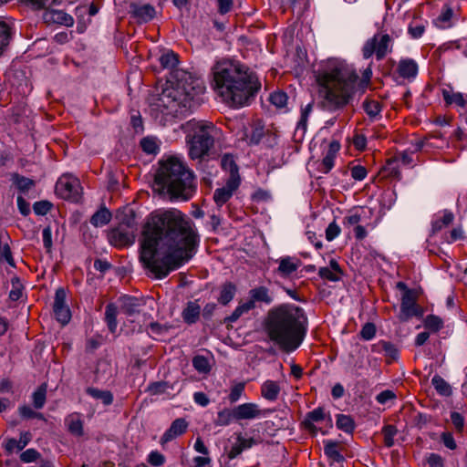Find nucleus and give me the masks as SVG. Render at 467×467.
<instances>
[{"instance_id":"4d7b16f0","label":"nucleus","mask_w":467,"mask_h":467,"mask_svg":"<svg viewBox=\"0 0 467 467\" xmlns=\"http://www.w3.org/2000/svg\"><path fill=\"white\" fill-rule=\"evenodd\" d=\"M277 274L282 277L289 276L292 274V261L289 256L280 260Z\"/></svg>"},{"instance_id":"2eb2a0df","label":"nucleus","mask_w":467,"mask_h":467,"mask_svg":"<svg viewBox=\"0 0 467 467\" xmlns=\"http://www.w3.org/2000/svg\"><path fill=\"white\" fill-rule=\"evenodd\" d=\"M109 240L114 246L124 247L134 243V234L127 227L119 226L109 234Z\"/></svg>"},{"instance_id":"79ce46f5","label":"nucleus","mask_w":467,"mask_h":467,"mask_svg":"<svg viewBox=\"0 0 467 467\" xmlns=\"http://www.w3.org/2000/svg\"><path fill=\"white\" fill-rule=\"evenodd\" d=\"M454 219V215L450 211H444L440 218L432 223L433 232L441 231L442 228L449 226Z\"/></svg>"},{"instance_id":"a878e982","label":"nucleus","mask_w":467,"mask_h":467,"mask_svg":"<svg viewBox=\"0 0 467 467\" xmlns=\"http://www.w3.org/2000/svg\"><path fill=\"white\" fill-rule=\"evenodd\" d=\"M221 166L223 170L229 174L228 179H235L238 183L241 182L238 166L233 155H223L221 160Z\"/></svg>"},{"instance_id":"4be33fe9","label":"nucleus","mask_w":467,"mask_h":467,"mask_svg":"<svg viewBox=\"0 0 467 467\" xmlns=\"http://www.w3.org/2000/svg\"><path fill=\"white\" fill-rule=\"evenodd\" d=\"M131 14L140 22H148L151 20L155 16V8L149 5H131Z\"/></svg>"},{"instance_id":"20e7f679","label":"nucleus","mask_w":467,"mask_h":467,"mask_svg":"<svg viewBox=\"0 0 467 467\" xmlns=\"http://www.w3.org/2000/svg\"><path fill=\"white\" fill-rule=\"evenodd\" d=\"M204 90L199 79L182 72L161 93L156 106L164 114L178 116L192 111L199 104V95Z\"/></svg>"},{"instance_id":"412c9836","label":"nucleus","mask_w":467,"mask_h":467,"mask_svg":"<svg viewBox=\"0 0 467 467\" xmlns=\"http://www.w3.org/2000/svg\"><path fill=\"white\" fill-rule=\"evenodd\" d=\"M254 444V441L252 438L246 439L242 434L236 436V441L232 444L229 449L227 455L230 460L235 459L244 450L250 449Z\"/></svg>"},{"instance_id":"8fccbe9b","label":"nucleus","mask_w":467,"mask_h":467,"mask_svg":"<svg viewBox=\"0 0 467 467\" xmlns=\"http://www.w3.org/2000/svg\"><path fill=\"white\" fill-rule=\"evenodd\" d=\"M326 413L322 408H317L307 414V419L305 420V424L309 429H314L313 422H318L324 420Z\"/></svg>"},{"instance_id":"72a5a7b5","label":"nucleus","mask_w":467,"mask_h":467,"mask_svg":"<svg viewBox=\"0 0 467 467\" xmlns=\"http://www.w3.org/2000/svg\"><path fill=\"white\" fill-rule=\"evenodd\" d=\"M111 213L105 207L97 211L90 218V223L95 227L106 225L111 220Z\"/></svg>"},{"instance_id":"338daca9","label":"nucleus","mask_w":467,"mask_h":467,"mask_svg":"<svg viewBox=\"0 0 467 467\" xmlns=\"http://www.w3.org/2000/svg\"><path fill=\"white\" fill-rule=\"evenodd\" d=\"M376 335V327L372 323H366L360 331V336L365 340L372 339Z\"/></svg>"},{"instance_id":"aec40b11","label":"nucleus","mask_w":467,"mask_h":467,"mask_svg":"<svg viewBox=\"0 0 467 467\" xmlns=\"http://www.w3.org/2000/svg\"><path fill=\"white\" fill-rule=\"evenodd\" d=\"M343 272L335 259H331L329 261V265L325 267H320L318 270V275L320 278L331 282L339 281Z\"/></svg>"},{"instance_id":"f704fd0d","label":"nucleus","mask_w":467,"mask_h":467,"mask_svg":"<svg viewBox=\"0 0 467 467\" xmlns=\"http://www.w3.org/2000/svg\"><path fill=\"white\" fill-rule=\"evenodd\" d=\"M117 316L118 307L112 303L108 304L105 310V320L111 333H115L118 327Z\"/></svg>"},{"instance_id":"bf43d9fd","label":"nucleus","mask_w":467,"mask_h":467,"mask_svg":"<svg viewBox=\"0 0 467 467\" xmlns=\"http://www.w3.org/2000/svg\"><path fill=\"white\" fill-rule=\"evenodd\" d=\"M10 38V28L4 22L0 20V54L3 49L8 45Z\"/></svg>"},{"instance_id":"f8f14e48","label":"nucleus","mask_w":467,"mask_h":467,"mask_svg":"<svg viewBox=\"0 0 467 467\" xmlns=\"http://www.w3.org/2000/svg\"><path fill=\"white\" fill-rule=\"evenodd\" d=\"M307 317L300 307L294 306V349L304 340L307 331Z\"/></svg>"},{"instance_id":"ea45409f","label":"nucleus","mask_w":467,"mask_h":467,"mask_svg":"<svg viewBox=\"0 0 467 467\" xmlns=\"http://www.w3.org/2000/svg\"><path fill=\"white\" fill-rule=\"evenodd\" d=\"M336 425L337 429L346 433H352L355 429V422L349 415L338 414L337 416Z\"/></svg>"},{"instance_id":"f257e3e1","label":"nucleus","mask_w":467,"mask_h":467,"mask_svg":"<svg viewBox=\"0 0 467 467\" xmlns=\"http://www.w3.org/2000/svg\"><path fill=\"white\" fill-rule=\"evenodd\" d=\"M199 236L192 222L177 209L157 210L145 220L140 260L157 279L186 264L197 251Z\"/></svg>"},{"instance_id":"9d476101","label":"nucleus","mask_w":467,"mask_h":467,"mask_svg":"<svg viewBox=\"0 0 467 467\" xmlns=\"http://www.w3.org/2000/svg\"><path fill=\"white\" fill-rule=\"evenodd\" d=\"M417 300L416 291H406L402 294L400 310L398 315L400 322H407L414 317H420L422 316V307L417 304Z\"/></svg>"},{"instance_id":"e2e57ef3","label":"nucleus","mask_w":467,"mask_h":467,"mask_svg":"<svg viewBox=\"0 0 467 467\" xmlns=\"http://www.w3.org/2000/svg\"><path fill=\"white\" fill-rule=\"evenodd\" d=\"M341 233L340 226L336 223V221H333L328 224V226L326 229V239L328 242L333 241L335 238H337Z\"/></svg>"},{"instance_id":"603ef678","label":"nucleus","mask_w":467,"mask_h":467,"mask_svg":"<svg viewBox=\"0 0 467 467\" xmlns=\"http://www.w3.org/2000/svg\"><path fill=\"white\" fill-rule=\"evenodd\" d=\"M142 150L148 154H156L159 150L157 141L152 137H146L140 140Z\"/></svg>"},{"instance_id":"a211bd4d","label":"nucleus","mask_w":467,"mask_h":467,"mask_svg":"<svg viewBox=\"0 0 467 467\" xmlns=\"http://www.w3.org/2000/svg\"><path fill=\"white\" fill-rule=\"evenodd\" d=\"M188 427L187 421L182 419L179 418L172 421L170 428L163 433V435L161 438V443L165 444L178 436H181L183 434Z\"/></svg>"},{"instance_id":"37998d69","label":"nucleus","mask_w":467,"mask_h":467,"mask_svg":"<svg viewBox=\"0 0 467 467\" xmlns=\"http://www.w3.org/2000/svg\"><path fill=\"white\" fill-rule=\"evenodd\" d=\"M233 420H235L234 408L233 410L225 409L217 413L214 424L216 426H227Z\"/></svg>"},{"instance_id":"6e6552de","label":"nucleus","mask_w":467,"mask_h":467,"mask_svg":"<svg viewBox=\"0 0 467 467\" xmlns=\"http://www.w3.org/2000/svg\"><path fill=\"white\" fill-rule=\"evenodd\" d=\"M392 49L393 37L387 33H378L365 42L362 55L365 59L375 55L377 60H381L389 53H391Z\"/></svg>"},{"instance_id":"c85d7f7f","label":"nucleus","mask_w":467,"mask_h":467,"mask_svg":"<svg viewBox=\"0 0 467 467\" xmlns=\"http://www.w3.org/2000/svg\"><path fill=\"white\" fill-rule=\"evenodd\" d=\"M442 97L447 105H455L462 109L467 106V100L461 92H455L451 89H443Z\"/></svg>"},{"instance_id":"9b49d317","label":"nucleus","mask_w":467,"mask_h":467,"mask_svg":"<svg viewBox=\"0 0 467 467\" xmlns=\"http://www.w3.org/2000/svg\"><path fill=\"white\" fill-rule=\"evenodd\" d=\"M272 412L269 409H261L256 403H244L234 407L235 420H254L265 418Z\"/></svg>"},{"instance_id":"c03bdc74","label":"nucleus","mask_w":467,"mask_h":467,"mask_svg":"<svg viewBox=\"0 0 467 467\" xmlns=\"http://www.w3.org/2000/svg\"><path fill=\"white\" fill-rule=\"evenodd\" d=\"M431 384L436 391L442 396H450L451 393V386L439 375L431 379Z\"/></svg>"},{"instance_id":"bb28decb","label":"nucleus","mask_w":467,"mask_h":467,"mask_svg":"<svg viewBox=\"0 0 467 467\" xmlns=\"http://www.w3.org/2000/svg\"><path fill=\"white\" fill-rule=\"evenodd\" d=\"M366 215V211L364 208L358 207L354 208L348 212V213L343 218V225L345 228H350L354 226V228L360 224L362 219Z\"/></svg>"},{"instance_id":"0eeeda50","label":"nucleus","mask_w":467,"mask_h":467,"mask_svg":"<svg viewBox=\"0 0 467 467\" xmlns=\"http://www.w3.org/2000/svg\"><path fill=\"white\" fill-rule=\"evenodd\" d=\"M191 131L187 136L189 155L192 159H201L207 155L219 139L221 130L212 122L192 119L186 124Z\"/></svg>"},{"instance_id":"a18cd8bd","label":"nucleus","mask_w":467,"mask_h":467,"mask_svg":"<svg viewBox=\"0 0 467 467\" xmlns=\"http://www.w3.org/2000/svg\"><path fill=\"white\" fill-rule=\"evenodd\" d=\"M265 135L264 125L257 121L252 126L251 133L247 136L250 144H258Z\"/></svg>"},{"instance_id":"4468645a","label":"nucleus","mask_w":467,"mask_h":467,"mask_svg":"<svg viewBox=\"0 0 467 467\" xmlns=\"http://www.w3.org/2000/svg\"><path fill=\"white\" fill-rule=\"evenodd\" d=\"M240 183L235 179H227L225 185L214 191L213 201L218 207L225 204L238 189Z\"/></svg>"},{"instance_id":"5701e85b","label":"nucleus","mask_w":467,"mask_h":467,"mask_svg":"<svg viewBox=\"0 0 467 467\" xmlns=\"http://www.w3.org/2000/svg\"><path fill=\"white\" fill-rule=\"evenodd\" d=\"M65 424L71 434L78 437L83 435V420L80 413L73 412L67 415L65 419Z\"/></svg>"},{"instance_id":"7ed1b4c3","label":"nucleus","mask_w":467,"mask_h":467,"mask_svg":"<svg viewBox=\"0 0 467 467\" xmlns=\"http://www.w3.org/2000/svg\"><path fill=\"white\" fill-rule=\"evenodd\" d=\"M358 75L353 66L339 59H328L318 71L317 81L326 103L339 109L349 103L355 92Z\"/></svg>"},{"instance_id":"ddd939ff","label":"nucleus","mask_w":467,"mask_h":467,"mask_svg":"<svg viewBox=\"0 0 467 467\" xmlns=\"http://www.w3.org/2000/svg\"><path fill=\"white\" fill-rule=\"evenodd\" d=\"M67 294L64 288L57 289L55 294V300L53 310L55 317L62 325H66L70 321L71 313L68 306L66 305Z\"/></svg>"},{"instance_id":"f3484780","label":"nucleus","mask_w":467,"mask_h":467,"mask_svg":"<svg viewBox=\"0 0 467 467\" xmlns=\"http://www.w3.org/2000/svg\"><path fill=\"white\" fill-rule=\"evenodd\" d=\"M340 150V144L337 140H332L328 144L327 152L318 166V170L323 173H328L335 165V159Z\"/></svg>"},{"instance_id":"6ab92c4d","label":"nucleus","mask_w":467,"mask_h":467,"mask_svg":"<svg viewBox=\"0 0 467 467\" xmlns=\"http://www.w3.org/2000/svg\"><path fill=\"white\" fill-rule=\"evenodd\" d=\"M120 312L127 317H132L140 313L143 303L140 299L130 296H122L119 297Z\"/></svg>"},{"instance_id":"cd10ccee","label":"nucleus","mask_w":467,"mask_h":467,"mask_svg":"<svg viewBox=\"0 0 467 467\" xmlns=\"http://www.w3.org/2000/svg\"><path fill=\"white\" fill-rule=\"evenodd\" d=\"M201 306L198 301H190L182 311V318L187 324H194L199 319Z\"/></svg>"},{"instance_id":"e433bc0d","label":"nucleus","mask_w":467,"mask_h":467,"mask_svg":"<svg viewBox=\"0 0 467 467\" xmlns=\"http://www.w3.org/2000/svg\"><path fill=\"white\" fill-rule=\"evenodd\" d=\"M296 67H294V76H298L303 73L305 69L308 67V59H307V54L306 50L305 48H302L298 47L296 48Z\"/></svg>"},{"instance_id":"680f3d73","label":"nucleus","mask_w":467,"mask_h":467,"mask_svg":"<svg viewBox=\"0 0 467 467\" xmlns=\"http://www.w3.org/2000/svg\"><path fill=\"white\" fill-rule=\"evenodd\" d=\"M170 389V385L164 381L153 382L148 387V391L151 395H161L167 392Z\"/></svg>"},{"instance_id":"58836bf2","label":"nucleus","mask_w":467,"mask_h":467,"mask_svg":"<svg viewBox=\"0 0 467 467\" xmlns=\"http://www.w3.org/2000/svg\"><path fill=\"white\" fill-rule=\"evenodd\" d=\"M261 393L265 399L275 400L277 399L279 387L275 381L267 380L262 385Z\"/></svg>"},{"instance_id":"2f4dec72","label":"nucleus","mask_w":467,"mask_h":467,"mask_svg":"<svg viewBox=\"0 0 467 467\" xmlns=\"http://www.w3.org/2000/svg\"><path fill=\"white\" fill-rule=\"evenodd\" d=\"M453 10L451 7L445 5L442 7L441 14L435 20V24L438 27L445 29L449 28L452 25Z\"/></svg>"},{"instance_id":"5fc2aeb1","label":"nucleus","mask_w":467,"mask_h":467,"mask_svg":"<svg viewBox=\"0 0 467 467\" xmlns=\"http://www.w3.org/2000/svg\"><path fill=\"white\" fill-rule=\"evenodd\" d=\"M11 283L12 289L9 292V298L12 301H17L23 296V285L17 277H13Z\"/></svg>"},{"instance_id":"1a4fd4ad","label":"nucleus","mask_w":467,"mask_h":467,"mask_svg":"<svg viewBox=\"0 0 467 467\" xmlns=\"http://www.w3.org/2000/svg\"><path fill=\"white\" fill-rule=\"evenodd\" d=\"M56 192L62 199L78 202L81 198L82 187L78 178L63 175L56 183Z\"/></svg>"},{"instance_id":"052dcab7","label":"nucleus","mask_w":467,"mask_h":467,"mask_svg":"<svg viewBox=\"0 0 467 467\" xmlns=\"http://www.w3.org/2000/svg\"><path fill=\"white\" fill-rule=\"evenodd\" d=\"M425 31V26L419 21H412L408 27V32L412 38H420Z\"/></svg>"},{"instance_id":"774afa93","label":"nucleus","mask_w":467,"mask_h":467,"mask_svg":"<svg viewBox=\"0 0 467 467\" xmlns=\"http://www.w3.org/2000/svg\"><path fill=\"white\" fill-rule=\"evenodd\" d=\"M148 462L155 467H160L164 464L165 457L161 452L153 451L149 454Z\"/></svg>"},{"instance_id":"4c0bfd02","label":"nucleus","mask_w":467,"mask_h":467,"mask_svg":"<svg viewBox=\"0 0 467 467\" xmlns=\"http://www.w3.org/2000/svg\"><path fill=\"white\" fill-rule=\"evenodd\" d=\"M12 182L22 192H26L35 186V182L27 177L22 176L18 173L12 174Z\"/></svg>"},{"instance_id":"de8ad7c7","label":"nucleus","mask_w":467,"mask_h":467,"mask_svg":"<svg viewBox=\"0 0 467 467\" xmlns=\"http://www.w3.org/2000/svg\"><path fill=\"white\" fill-rule=\"evenodd\" d=\"M363 109L371 119L378 118L381 111L380 104L376 100H365L363 102Z\"/></svg>"},{"instance_id":"09e8293b","label":"nucleus","mask_w":467,"mask_h":467,"mask_svg":"<svg viewBox=\"0 0 467 467\" xmlns=\"http://www.w3.org/2000/svg\"><path fill=\"white\" fill-rule=\"evenodd\" d=\"M47 386L41 385L32 395L33 405L36 409H42L46 403Z\"/></svg>"},{"instance_id":"393cba45","label":"nucleus","mask_w":467,"mask_h":467,"mask_svg":"<svg viewBox=\"0 0 467 467\" xmlns=\"http://www.w3.org/2000/svg\"><path fill=\"white\" fill-rule=\"evenodd\" d=\"M31 438L30 432H21L19 441L13 438L6 440L5 449L8 453H12L15 451H20L29 443Z\"/></svg>"},{"instance_id":"6e6d98bb","label":"nucleus","mask_w":467,"mask_h":467,"mask_svg":"<svg viewBox=\"0 0 467 467\" xmlns=\"http://www.w3.org/2000/svg\"><path fill=\"white\" fill-rule=\"evenodd\" d=\"M382 433L384 436V444L387 447H391L394 445V437L397 434V429L393 425H387L382 429Z\"/></svg>"},{"instance_id":"dca6fc26","label":"nucleus","mask_w":467,"mask_h":467,"mask_svg":"<svg viewBox=\"0 0 467 467\" xmlns=\"http://www.w3.org/2000/svg\"><path fill=\"white\" fill-rule=\"evenodd\" d=\"M396 72L400 78L410 82L414 80L418 75V63L410 57L400 58L398 62Z\"/></svg>"},{"instance_id":"7c9ffc66","label":"nucleus","mask_w":467,"mask_h":467,"mask_svg":"<svg viewBox=\"0 0 467 467\" xmlns=\"http://www.w3.org/2000/svg\"><path fill=\"white\" fill-rule=\"evenodd\" d=\"M250 300L254 305L255 302H264L267 305L273 301L272 296L269 295L268 289L265 286H258L251 289L249 292Z\"/></svg>"},{"instance_id":"3c124183","label":"nucleus","mask_w":467,"mask_h":467,"mask_svg":"<svg viewBox=\"0 0 467 467\" xmlns=\"http://www.w3.org/2000/svg\"><path fill=\"white\" fill-rule=\"evenodd\" d=\"M192 366L199 373L206 374L211 370L209 359L204 356H195L192 358Z\"/></svg>"},{"instance_id":"864d4df0","label":"nucleus","mask_w":467,"mask_h":467,"mask_svg":"<svg viewBox=\"0 0 467 467\" xmlns=\"http://www.w3.org/2000/svg\"><path fill=\"white\" fill-rule=\"evenodd\" d=\"M270 102L277 109L285 108L287 104L288 97L283 91H275L270 95Z\"/></svg>"},{"instance_id":"69168bd1","label":"nucleus","mask_w":467,"mask_h":467,"mask_svg":"<svg viewBox=\"0 0 467 467\" xmlns=\"http://www.w3.org/2000/svg\"><path fill=\"white\" fill-rule=\"evenodd\" d=\"M40 457V453L35 449H27L20 454V460L28 463L36 461Z\"/></svg>"},{"instance_id":"423d86ee","label":"nucleus","mask_w":467,"mask_h":467,"mask_svg":"<svg viewBox=\"0 0 467 467\" xmlns=\"http://www.w3.org/2000/svg\"><path fill=\"white\" fill-rule=\"evenodd\" d=\"M265 331L284 351L292 350V308L289 305H281L268 312Z\"/></svg>"},{"instance_id":"c756f323","label":"nucleus","mask_w":467,"mask_h":467,"mask_svg":"<svg viewBox=\"0 0 467 467\" xmlns=\"http://www.w3.org/2000/svg\"><path fill=\"white\" fill-rule=\"evenodd\" d=\"M312 110V104L308 103L301 111V118L297 122L296 129L294 133L295 136H298L297 140H302L306 131L307 119Z\"/></svg>"},{"instance_id":"a19ab883","label":"nucleus","mask_w":467,"mask_h":467,"mask_svg":"<svg viewBox=\"0 0 467 467\" xmlns=\"http://www.w3.org/2000/svg\"><path fill=\"white\" fill-rule=\"evenodd\" d=\"M236 292V287L232 283L224 284L220 292V296L218 301L223 305H227L230 301L233 300Z\"/></svg>"},{"instance_id":"13d9d810","label":"nucleus","mask_w":467,"mask_h":467,"mask_svg":"<svg viewBox=\"0 0 467 467\" xmlns=\"http://www.w3.org/2000/svg\"><path fill=\"white\" fill-rule=\"evenodd\" d=\"M443 326L442 320L434 315L428 316L424 320V327L432 331H439Z\"/></svg>"},{"instance_id":"c9c22d12","label":"nucleus","mask_w":467,"mask_h":467,"mask_svg":"<svg viewBox=\"0 0 467 467\" xmlns=\"http://www.w3.org/2000/svg\"><path fill=\"white\" fill-rule=\"evenodd\" d=\"M87 394L95 400H101L104 405H110L113 402V395L109 390H100L99 389L89 387L86 389Z\"/></svg>"},{"instance_id":"39448f33","label":"nucleus","mask_w":467,"mask_h":467,"mask_svg":"<svg viewBox=\"0 0 467 467\" xmlns=\"http://www.w3.org/2000/svg\"><path fill=\"white\" fill-rule=\"evenodd\" d=\"M155 182L167 190L172 200L187 201L195 192L192 172L176 157H170L160 162Z\"/></svg>"},{"instance_id":"473e14b6","label":"nucleus","mask_w":467,"mask_h":467,"mask_svg":"<svg viewBox=\"0 0 467 467\" xmlns=\"http://www.w3.org/2000/svg\"><path fill=\"white\" fill-rule=\"evenodd\" d=\"M45 19L51 20L55 23L62 24L65 26H71L73 18L63 11L52 10L45 14Z\"/></svg>"},{"instance_id":"b1692460","label":"nucleus","mask_w":467,"mask_h":467,"mask_svg":"<svg viewBox=\"0 0 467 467\" xmlns=\"http://www.w3.org/2000/svg\"><path fill=\"white\" fill-rule=\"evenodd\" d=\"M324 443V453L333 462H341L344 461V456L340 451V444L332 440H326Z\"/></svg>"},{"instance_id":"0e129e2a","label":"nucleus","mask_w":467,"mask_h":467,"mask_svg":"<svg viewBox=\"0 0 467 467\" xmlns=\"http://www.w3.org/2000/svg\"><path fill=\"white\" fill-rule=\"evenodd\" d=\"M52 208V203L48 201H39L34 203L33 209L38 215H46Z\"/></svg>"},{"instance_id":"f03ea898","label":"nucleus","mask_w":467,"mask_h":467,"mask_svg":"<svg viewBox=\"0 0 467 467\" xmlns=\"http://www.w3.org/2000/svg\"><path fill=\"white\" fill-rule=\"evenodd\" d=\"M213 87L230 107L241 108L250 103L261 83L254 73L239 63L224 60L213 67Z\"/></svg>"},{"instance_id":"49530a36","label":"nucleus","mask_w":467,"mask_h":467,"mask_svg":"<svg viewBox=\"0 0 467 467\" xmlns=\"http://www.w3.org/2000/svg\"><path fill=\"white\" fill-rule=\"evenodd\" d=\"M159 61L163 68L172 69L178 64V57L174 52L167 51L160 57Z\"/></svg>"}]
</instances>
